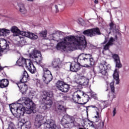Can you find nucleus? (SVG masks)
Returning <instances> with one entry per match:
<instances>
[{"label":"nucleus","mask_w":129,"mask_h":129,"mask_svg":"<svg viewBox=\"0 0 129 129\" xmlns=\"http://www.w3.org/2000/svg\"><path fill=\"white\" fill-rule=\"evenodd\" d=\"M21 45L22 46H25V45H27V41L25 39L22 40L20 42Z\"/></svg>","instance_id":"37998d69"},{"label":"nucleus","mask_w":129,"mask_h":129,"mask_svg":"<svg viewBox=\"0 0 129 129\" xmlns=\"http://www.w3.org/2000/svg\"><path fill=\"white\" fill-rule=\"evenodd\" d=\"M19 7L20 8V12L21 14L25 15V14L27 13V10H26V8H25V5H24V4H20Z\"/></svg>","instance_id":"473e14b6"},{"label":"nucleus","mask_w":129,"mask_h":129,"mask_svg":"<svg viewBox=\"0 0 129 129\" xmlns=\"http://www.w3.org/2000/svg\"><path fill=\"white\" fill-rule=\"evenodd\" d=\"M44 126L46 127V128H52V129H57L58 127L56 125V123L53 120H47L44 123H43Z\"/></svg>","instance_id":"2eb2a0df"},{"label":"nucleus","mask_w":129,"mask_h":129,"mask_svg":"<svg viewBox=\"0 0 129 129\" xmlns=\"http://www.w3.org/2000/svg\"><path fill=\"white\" fill-rule=\"evenodd\" d=\"M62 103H64V101H61L58 103V104L56 105V108L57 111L65 114L67 112V109L63 106V105H62Z\"/></svg>","instance_id":"6ab92c4d"},{"label":"nucleus","mask_w":129,"mask_h":129,"mask_svg":"<svg viewBox=\"0 0 129 129\" xmlns=\"http://www.w3.org/2000/svg\"><path fill=\"white\" fill-rule=\"evenodd\" d=\"M66 118L68 121H70L71 123H73L74 125H75L76 121H75V118H74V117L67 114L66 115Z\"/></svg>","instance_id":"2f4dec72"},{"label":"nucleus","mask_w":129,"mask_h":129,"mask_svg":"<svg viewBox=\"0 0 129 129\" xmlns=\"http://www.w3.org/2000/svg\"><path fill=\"white\" fill-rule=\"evenodd\" d=\"M43 74L42 76V80L45 84H48L53 80V75L51 73V71L47 68H43Z\"/></svg>","instance_id":"1a4fd4ad"},{"label":"nucleus","mask_w":129,"mask_h":129,"mask_svg":"<svg viewBox=\"0 0 129 129\" xmlns=\"http://www.w3.org/2000/svg\"><path fill=\"white\" fill-rule=\"evenodd\" d=\"M62 98H63V99H67V96H63Z\"/></svg>","instance_id":"603ef678"},{"label":"nucleus","mask_w":129,"mask_h":129,"mask_svg":"<svg viewBox=\"0 0 129 129\" xmlns=\"http://www.w3.org/2000/svg\"><path fill=\"white\" fill-rule=\"evenodd\" d=\"M78 23H79V24H80V25H81L82 24V22L81 21H80V20H78Z\"/></svg>","instance_id":"8fccbe9b"},{"label":"nucleus","mask_w":129,"mask_h":129,"mask_svg":"<svg viewBox=\"0 0 129 129\" xmlns=\"http://www.w3.org/2000/svg\"><path fill=\"white\" fill-rule=\"evenodd\" d=\"M78 60H80L81 63L84 64L82 67L89 68L90 66H93L95 63V60L92 56V54L90 53H82L79 55L78 57Z\"/></svg>","instance_id":"39448f33"},{"label":"nucleus","mask_w":129,"mask_h":129,"mask_svg":"<svg viewBox=\"0 0 129 129\" xmlns=\"http://www.w3.org/2000/svg\"><path fill=\"white\" fill-rule=\"evenodd\" d=\"M115 40H117V35H115V38H113V37H111L108 40L107 43L110 45V46H112L113 45V42H115Z\"/></svg>","instance_id":"72a5a7b5"},{"label":"nucleus","mask_w":129,"mask_h":129,"mask_svg":"<svg viewBox=\"0 0 129 129\" xmlns=\"http://www.w3.org/2000/svg\"><path fill=\"white\" fill-rule=\"evenodd\" d=\"M84 107H86L87 113H88V108H89V107H93V108H98L96 107V105H91V106H84Z\"/></svg>","instance_id":"a19ab883"},{"label":"nucleus","mask_w":129,"mask_h":129,"mask_svg":"<svg viewBox=\"0 0 129 129\" xmlns=\"http://www.w3.org/2000/svg\"><path fill=\"white\" fill-rule=\"evenodd\" d=\"M108 41V38L105 37V40L103 42L101 43L102 45H104V44H106L107 43V41Z\"/></svg>","instance_id":"c03bdc74"},{"label":"nucleus","mask_w":129,"mask_h":129,"mask_svg":"<svg viewBox=\"0 0 129 129\" xmlns=\"http://www.w3.org/2000/svg\"><path fill=\"white\" fill-rule=\"evenodd\" d=\"M76 97H77L78 99H81V97L79 94H77Z\"/></svg>","instance_id":"09e8293b"},{"label":"nucleus","mask_w":129,"mask_h":129,"mask_svg":"<svg viewBox=\"0 0 129 129\" xmlns=\"http://www.w3.org/2000/svg\"><path fill=\"white\" fill-rule=\"evenodd\" d=\"M28 61V67L27 68L28 70L29 71L30 73L32 74H34V73H36L37 72V69H36V67L35 66H34V63H33V61L31 60V59H27Z\"/></svg>","instance_id":"aec40b11"},{"label":"nucleus","mask_w":129,"mask_h":129,"mask_svg":"<svg viewBox=\"0 0 129 129\" xmlns=\"http://www.w3.org/2000/svg\"><path fill=\"white\" fill-rule=\"evenodd\" d=\"M16 127L15 126V124H14V123L10 122V124H9L8 129H15Z\"/></svg>","instance_id":"ea45409f"},{"label":"nucleus","mask_w":129,"mask_h":129,"mask_svg":"<svg viewBox=\"0 0 129 129\" xmlns=\"http://www.w3.org/2000/svg\"><path fill=\"white\" fill-rule=\"evenodd\" d=\"M76 45L80 46L81 50H84L86 47H87V42L86 41V38L84 35H82L80 37H77L76 41Z\"/></svg>","instance_id":"f8f14e48"},{"label":"nucleus","mask_w":129,"mask_h":129,"mask_svg":"<svg viewBox=\"0 0 129 129\" xmlns=\"http://www.w3.org/2000/svg\"><path fill=\"white\" fill-rule=\"evenodd\" d=\"M83 35H85V36L92 38V37H95V36H99L101 35V32H100V29H99L98 27H96L84 30L83 32Z\"/></svg>","instance_id":"6e6552de"},{"label":"nucleus","mask_w":129,"mask_h":129,"mask_svg":"<svg viewBox=\"0 0 129 129\" xmlns=\"http://www.w3.org/2000/svg\"><path fill=\"white\" fill-rule=\"evenodd\" d=\"M94 3L96 4H98V0H95Z\"/></svg>","instance_id":"3c124183"},{"label":"nucleus","mask_w":129,"mask_h":129,"mask_svg":"<svg viewBox=\"0 0 129 129\" xmlns=\"http://www.w3.org/2000/svg\"><path fill=\"white\" fill-rule=\"evenodd\" d=\"M11 33V30L6 28H0V37H7Z\"/></svg>","instance_id":"c85d7f7f"},{"label":"nucleus","mask_w":129,"mask_h":129,"mask_svg":"<svg viewBox=\"0 0 129 129\" xmlns=\"http://www.w3.org/2000/svg\"><path fill=\"white\" fill-rule=\"evenodd\" d=\"M10 82L7 79H3L0 80V88H6L9 86Z\"/></svg>","instance_id":"cd10ccee"},{"label":"nucleus","mask_w":129,"mask_h":129,"mask_svg":"<svg viewBox=\"0 0 129 129\" xmlns=\"http://www.w3.org/2000/svg\"><path fill=\"white\" fill-rule=\"evenodd\" d=\"M110 26V32H109V34H110L111 32L112 33H117L118 35H121V33H120L119 32H118V29H116V25L113 23V22H111L109 24Z\"/></svg>","instance_id":"b1692460"},{"label":"nucleus","mask_w":129,"mask_h":129,"mask_svg":"<svg viewBox=\"0 0 129 129\" xmlns=\"http://www.w3.org/2000/svg\"><path fill=\"white\" fill-rule=\"evenodd\" d=\"M37 82H38V83H39V82H40V80H39L38 81H37Z\"/></svg>","instance_id":"4d7b16f0"},{"label":"nucleus","mask_w":129,"mask_h":129,"mask_svg":"<svg viewBox=\"0 0 129 129\" xmlns=\"http://www.w3.org/2000/svg\"><path fill=\"white\" fill-rule=\"evenodd\" d=\"M0 112H1V108H0Z\"/></svg>","instance_id":"052dcab7"},{"label":"nucleus","mask_w":129,"mask_h":129,"mask_svg":"<svg viewBox=\"0 0 129 129\" xmlns=\"http://www.w3.org/2000/svg\"><path fill=\"white\" fill-rule=\"evenodd\" d=\"M28 2H33L34 0H27Z\"/></svg>","instance_id":"6e6d98bb"},{"label":"nucleus","mask_w":129,"mask_h":129,"mask_svg":"<svg viewBox=\"0 0 129 129\" xmlns=\"http://www.w3.org/2000/svg\"><path fill=\"white\" fill-rule=\"evenodd\" d=\"M32 55H33V57L35 58H39H39L38 59V61L39 62L36 61V62L38 65H40L41 67H42V68H43V67L44 66H43V65L41 66V61H42V60H43V57H42V54L41 53V51H40L39 50H34L33 51V53H32Z\"/></svg>","instance_id":"f3484780"},{"label":"nucleus","mask_w":129,"mask_h":129,"mask_svg":"<svg viewBox=\"0 0 129 129\" xmlns=\"http://www.w3.org/2000/svg\"><path fill=\"white\" fill-rule=\"evenodd\" d=\"M79 84H80V85H82V82H79Z\"/></svg>","instance_id":"5fc2aeb1"},{"label":"nucleus","mask_w":129,"mask_h":129,"mask_svg":"<svg viewBox=\"0 0 129 129\" xmlns=\"http://www.w3.org/2000/svg\"><path fill=\"white\" fill-rule=\"evenodd\" d=\"M5 50H10V45L5 38H0V53H4Z\"/></svg>","instance_id":"4468645a"},{"label":"nucleus","mask_w":129,"mask_h":129,"mask_svg":"<svg viewBox=\"0 0 129 129\" xmlns=\"http://www.w3.org/2000/svg\"><path fill=\"white\" fill-rule=\"evenodd\" d=\"M100 67H101L100 66H99V68L100 70L98 72L95 73V74H96V75H97L98 76H100V74L102 75L101 76H107V75H108V74L107 73V71L102 69H100Z\"/></svg>","instance_id":"c756f323"},{"label":"nucleus","mask_w":129,"mask_h":129,"mask_svg":"<svg viewBox=\"0 0 129 129\" xmlns=\"http://www.w3.org/2000/svg\"><path fill=\"white\" fill-rule=\"evenodd\" d=\"M25 101L19 99L16 103H13L9 105L10 109L13 115L15 117L20 118L21 116H23L25 112Z\"/></svg>","instance_id":"f03ea898"},{"label":"nucleus","mask_w":129,"mask_h":129,"mask_svg":"<svg viewBox=\"0 0 129 129\" xmlns=\"http://www.w3.org/2000/svg\"><path fill=\"white\" fill-rule=\"evenodd\" d=\"M107 90H108V89H107V90H106V91H107Z\"/></svg>","instance_id":"13d9d810"},{"label":"nucleus","mask_w":129,"mask_h":129,"mask_svg":"<svg viewBox=\"0 0 129 129\" xmlns=\"http://www.w3.org/2000/svg\"><path fill=\"white\" fill-rule=\"evenodd\" d=\"M82 93H83V96H84V97L83 98V103H79L77 102V103L78 104H80L81 105H84L85 104H86L89 101V99H90V97H89V95H87V94L84 93V92L82 91Z\"/></svg>","instance_id":"393cba45"},{"label":"nucleus","mask_w":129,"mask_h":129,"mask_svg":"<svg viewBox=\"0 0 129 129\" xmlns=\"http://www.w3.org/2000/svg\"><path fill=\"white\" fill-rule=\"evenodd\" d=\"M9 80H10V81H11V82H12V83L17 84V83H16V81L13 80L12 79H10Z\"/></svg>","instance_id":"de8ad7c7"},{"label":"nucleus","mask_w":129,"mask_h":129,"mask_svg":"<svg viewBox=\"0 0 129 129\" xmlns=\"http://www.w3.org/2000/svg\"><path fill=\"white\" fill-rule=\"evenodd\" d=\"M107 13H109V11H107Z\"/></svg>","instance_id":"bf43d9fd"},{"label":"nucleus","mask_w":129,"mask_h":129,"mask_svg":"<svg viewBox=\"0 0 129 129\" xmlns=\"http://www.w3.org/2000/svg\"><path fill=\"white\" fill-rule=\"evenodd\" d=\"M62 40H63V41H62L56 45V48L57 50H61V49L68 51H73L74 50V45H76L77 40L75 36H66Z\"/></svg>","instance_id":"f257e3e1"},{"label":"nucleus","mask_w":129,"mask_h":129,"mask_svg":"<svg viewBox=\"0 0 129 129\" xmlns=\"http://www.w3.org/2000/svg\"><path fill=\"white\" fill-rule=\"evenodd\" d=\"M61 64H62V61L59 58L54 59L53 61L52 62V67L56 69V71H59L60 69L62 68Z\"/></svg>","instance_id":"dca6fc26"},{"label":"nucleus","mask_w":129,"mask_h":129,"mask_svg":"<svg viewBox=\"0 0 129 129\" xmlns=\"http://www.w3.org/2000/svg\"><path fill=\"white\" fill-rule=\"evenodd\" d=\"M110 86L111 88V92H109V94L108 95V97L110 98L111 100H113V98H115V95L113 94L115 92V88H114V82H111L110 84Z\"/></svg>","instance_id":"412c9836"},{"label":"nucleus","mask_w":129,"mask_h":129,"mask_svg":"<svg viewBox=\"0 0 129 129\" xmlns=\"http://www.w3.org/2000/svg\"><path fill=\"white\" fill-rule=\"evenodd\" d=\"M25 104L26 108H25L24 114L25 112L27 114H31L36 109V104L34 103L32 100L29 98L25 100Z\"/></svg>","instance_id":"0eeeda50"},{"label":"nucleus","mask_w":129,"mask_h":129,"mask_svg":"<svg viewBox=\"0 0 129 129\" xmlns=\"http://www.w3.org/2000/svg\"><path fill=\"white\" fill-rule=\"evenodd\" d=\"M42 120H43V117L41 115H39L35 118L34 125L36 128H39L42 125Z\"/></svg>","instance_id":"5701e85b"},{"label":"nucleus","mask_w":129,"mask_h":129,"mask_svg":"<svg viewBox=\"0 0 129 129\" xmlns=\"http://www.w3.org/2000/svg\"><path fill=\"white\" fill-rule=\"evenodd\" d=\"M55 9H56V13H58V12H59V9H58V6H57V5H55L54 6Z\"/></svg>","instance_id":"49530a36"},{"label":"nucleus","mask_w":129,"mask_h":129,"mask_svg":"<svg viewBox=\"0 0 129 129\" xmlns=\"http://www.w3.org/2000/svg\"><path fill=\"white\" fill-rule=\"evenodd\" d=\"M91 96L92 98H94L95 100H97L98 99V98L97 97V95L96 94L94 93V92L91 93Z\"/></svg>","instance_id":"4c0bfd02"},{"label":"nucleus","mask_w":129,"mask_h":129,"mask_svg":"<svg viewBox=\"0 0 129 129\" xmlns=\"http://www.w3.org/2000/svg\"><path fill=\"white\" fill-rule=\"evenodd\" d=\"M56 87L58 90L66 93L70 90V85L64 81L58 80L56 83Z\"/></svg>","instance_id":"9b49d317"},{"label":"nucleus","mask_w":129,"mask_h":129,"mask_svg":"<svg viewBox=\"0 0 129 129\" xmlns=\"http://www.w3.org/2000/svg\"><path fill=\"white\" fill-rule=\"evenodd\" d=\"M116 114V108H114L113 110V116H115Z\"/></svg>","instance_id":"a18cd8bd"},{"label":"nucleus","mask_w":129,"mask_h":129,"mask_svg":"<svg viewBox=\"0 0 129 129\" xmlns=\"http://www.w3.org/2000/svg\"><path fill=\"white\" fill-rule=\"evenodd\" d=\"M10 31L13 33L14 37L21 35L31 40H37L38 39V35L35 34V33L30 32L21 31L17 26H13Z\"/></svg>","instance_id":"423d86ee"},{"label":"nucleus","mask_w":129,"mask_h":129,"mask_svg":"<svg viewBox=\"0 0 129 129\" xmlns=\"http://www.w3.org/2000/svg\"><path fill=\"white\" fill-rule=\"evenodd\" d=\"M28 79L29 75L28 74L27 71H25L21 77V79L18 82H20V83H26V82H27Z\"/></svg>","instance_id":"bb28decb"},{"label":"nucleus","mask_w":129,"mask_h":129,"mask_svg":"<svg viewBox=\"0 0 129 129\" xmlns=\"http://www.w3.org/2000/svg\"><path fill=\"white\" fill-rule=\"evenodd\" d=\"M89 85V79L85 78L84 80H82V86L87 87Z\"/></svg>","instance_id":"f704fd0d"},{"label":"nucleus","mask_w":129,"mask_h":129,"mask_svg":"<svg viewBox=\"0 0 129 129\" xmlns=\"http://www.w3.org/2000/svg\"><path fill=\"white\" fill-rule=\"evenodd\" d=\"M24 124L25 125V128H31V126H32V124L30 121L25 122Z\"/></svg>","instance_id":"e433bc0d"},{"label":"nucleus","mask_w":129,"mask_h":129,"mask_svg":"<svg viewBox=\"0 0 129 129\" xmlns=\"http://www.w3.org/2000/svg\"><path fill=\"white\" fill-rule=\"evenodd\" d=\"M39 36H40V37H43V38H46V37H47V30L40 32Z\"/></svg>","instance_id":"c9c22d12"},{"label":"nucleus","mask_w":129,"mask_h":129,"mask_svg":"<svg viewBox=\"0 0 129 129\" xmlns=\"http://www.w3.org/2000/svg\"><path fill=\"white\" fill-rule=\"evenodd\" d=\"M53 92L51 91H43L41 99L42 101H45L42 105V108L44 110H49L53 105V100L51 99L53 97Z\"/></svg>","instance_id":"7ed1b4c3"},{"label":"nucleus","mask_w":129,"mask_h":129,"mask_svg":"<svg viewBox=\"0 0 129 129\" xmlns=\"http://www.w3.org/2000/svg\"><path fill=\"white\" fill-rule=\"evenodd\" d=\"M111 46L109 44L107 43L104 46V50L105 51H107V50H109V46Z\"/></svg>","instance_id":"79ce46f5"},{"label":"nucleus","mask_w":129,"mask_h":129,"mask_svg":"<svg viewBox=\"0 0 129 129\" xmlns=\"http://www.w3.org/2000/svg\"><path fill=\"white\" fill-rule=\"evenodd\" d=\"M94 118H96L95 121L88 120V121L90 122V123H89V126H91V127H93L94 129L103 128V126H104V122L101 121L98 122V120H99L100 117L99 116H95Z\"/></svg>","instance_id":"9d476101"},{"label":"nucleus","mask_w":129,"mask_h":129,"mask_svg":"<svg viewBox=\"0 0 129 129\" xmlns=\"http://www.w3.org/2000/svg\"><path fill=\"white\" fill-rule=\"evenodd\" d=\"M16 84L22 94H25L27 92V90H28V86L26 84H24L22 85V83H20V82H17Z\"/></svg>","instance_id":"4be33fe9"},{"label":"nucleus","mask_w":129,"mask_h":129,"mask_svg":"<svg viewBox=\"0 0 129 129\" xmlns=\"http://www.w3.org/2000/svg\"><path fill=\"white\" fill-rule=\"evenodd\" d=\"M29 59H25L23 57H21L19 59L16 61V64L19 67H23L24 65H25L26 68H28L29 66L27 64V62H29Z\"/></svg>","instance_id":"a211bd4d"},{"label":"nucleus","mask_w":129,"mask_h":129,"mask_svg":"<svg viewBox=\"0 0 129 129\" xmlns=\"http://www.w3.org/2000/svg\"><path fill=\"white\" fill-rule=\"evenodd\" d=\"M96 114L97 116H99V112L98 111H96Z\"/></svg>","instance_id":"864d4df0"},{"label":"nucleus","mask_w":129,"mask_h":129,"mask_svg":"<svg viewBox=\"0 0 129 129\" xmlns=\"http://www.w3.org/2000/svg\"><path fill=\"white\" fill-rule=\"evenodd\" d=\"M112 58L113 59V61L115 65V67L116 68L114 71L113 77L116 81V84H119V71H118L117 69L122 68V64H121L120 62V58L118 54L115 53L112 54Z\"/></svg>","instance_id":"20e7f679"},{"label":"nucleus","mask_w":129,"mask_h":129,"mask_svg":"<svg viewBox=\"0 0 129 129\" xmlns=\"http://www.w3.org/2000/svg\"><path fill=\"white\" fill-rule=\"evenodd\" d=\"M60 123L61 125L64 127V128H68V127H69V125H68V124H69L70 123L69 122V121L67 120V119L62 118L60 121Z\"/></svg>","instance_id":"7c9ffc66"},{"label":"nucleus","mask_w":129,"mask_h":129,"mask_svg":"<svg viewBox=\"0 0 129 129\" xmlns=\"http://www.w3.org/2000/svg\"><path fill=\"white\" fill-rule=\"evenodd\" d=\"M104 65L106 66V70H110V69H111V66L109 64H107L106 61H105Z\"/></svg>","instance_id":"58836bf2"},{"label":"nucleus","mask_w":129,"mask_h":129,"mask_svg":"<svg viewBox=\"0 0 129 129\" xmlns=\"http://www.w3.org/2000/svg\"><path fill=\"white\" fill-rule=\"evenodd\" d=\"M81 64L78 62V58L76 60L70 63V70L71 72H78L80 69H81Z\"/></svg>","instance_id":"ddd939ff"},{"label":"nucleus","mask_w":129,"mask_h":129,"mask_svg":"<svg viewBox=\"0 0 129 129\" xmlns=\"http://www.w3.org/2000/svg\"><path fill=\"white\" fill-rule=\"evenodd\" d=\"M52 35V40L53 41H56V42H59L60 40L62 39H61V38H59L58 36H63V32L60 31H56L55 32V33H53Z\"/></svg>","instance_id":"a878e982"}]
</instances>
